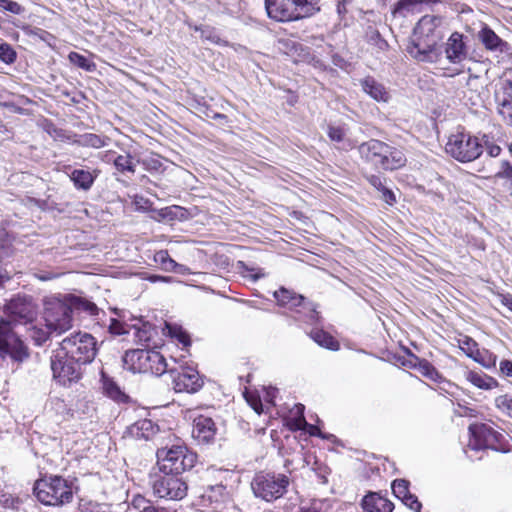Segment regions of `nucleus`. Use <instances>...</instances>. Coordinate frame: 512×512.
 <instances>
[{"mask_svg":"<svg viewBox=\"0 0 512 512\" xmlns=\"http://www.w3.org/2000/svg\"><path fill=\"white\" fill-rule=\"evenodd\" d=\"M8 318L0 319V352H27V346L13 330V324L32 323L38 314L31 296L17 295L4 306Z\"/></svg>","mask_w":512,"mask_h":512,"instance_id":"obj_1","label":"nucleus"},{"mask_svg":"<svg viewBox=\"0 0 512 512\" xmlns=\"http://www.w3.org/2000/svg\"><path fill=\"white\" fill-rule=\"evenodd\" d=\"M74 310L85 311L92 316L99 312L95 303L72 294L65 295L63 298H46L43 303V319L46 328L59 334L69 330L72 327Z\"/></svg>","mask_w":512,"mask_h":512,"instance_id":"obj_2","label":"nucleus"},{"mask_svg":"<svg viewBox=\"0 0 512 512\" xmlns=\"http://www.w3.org/2000/svg\"><path fill=\"white\" fill-rule=\"evenodd\" d=\"M33 493L43 505L63 506L73 500V483L59 475H44L35 481Z\"/></svg>","mask_w":512,"mask_h":512,"instance_id":"obj_3","label":"nucleus"},{"mask_svg":"<svg viewBox=\"0 0 512 512\" xmlns=\"http://www.w3.org/2000/svg\"><path fill=\"white\" fill-rule=\"evenodd\" d=\"M157 465L163 474L181 475L191 470L198 459L196 453L185 444H175L170 447H162L156 452Z\"/></svg>","mask_w":512,"mask_h":512,"instance_id":"obj_4","label":"nucleus"},{"mask_svg":"<svg viewBox=\"0 0 512 512\" xmlns=\"http://www.w3.org/2000/svg\"><path fill=\"white\" fill-rule=\"evenodd\" d=\"M265 9L270 19L292 22L312 16L319 7L315 0H265Z\"/></svg>","mask_w":512,"mask_h":512,"instance_id":"obj_5","label":"nucleus"},{"mask_svg":"<svg viewBox=\"0 0 512 512\" xmlns=\"http://www.w3.org/2000/svg\"><path fill=\"white\" fill-rule=\"evenodd\" d=\"M172 361L169 374L173 378L174 390L176 392L195 393L203 386V380L198 370L193 364L186 360V356L181 354L178 358L168 354Z\"/></svg>","mask_w":512,"mask_h":512,"instance_id":"obj_6","label":"nucleus"},{"mask_svg":"<svg viewBox=\"0 0 512 512\" xmlns=\"http://www.w3.org/2000/svg\"><path fill=\"white\" fill-rule=\"evenodd\" d=\"M288 486L289 478L284 474L259 473L251 483L254 495L267 502L282 497Z\"/></svg>","mask_w":512,"mask_h":512,"instance_id":"obj_7","label":"nucleus"},{"mask_svg":"<svg viewBox=\"0 0 512 512\" xmlns=\"http://www.w3.org/2000/svg\"><path fill=\"white\" fill-rule=\"evenodd\" d=\"M446 152L459 162H471L483 152L478 138L466 134H452L446 143Z\"/></svg>","mask_w":512,"mask_h":512,"instance_id":"obj_8","label":"nucleus"},{"mask_svg":"<svg viewBox=\"0 0 512 512\" xmlns=\"http://www.w3.org/2000/svg\"><path fill=\"white\" fill-rule=\"evenodd\" d=\"M152 492L159 499L180 501L187 496L188 484L180 475L162 473L154 479Z\"/></svg>","mask_w":512,"mask_h":512,"instance_id":"obj_9","label":"nucleus"},{"mask_svg":"<svg viewBox=\"0 0 512 512\" xmlns=\"http://www.w3.org/2000/svg\"><path fill=\"white\" fill-rule=\"evenodd\" d=\"M51 369L54 379L62 386L78 382L82 377L79 361L70 354H55L51 358Z\"/></svg>","mask_w":512,"mask_h":512,"instance_id":"obj_10","label":"nucleus"},{"mask_svg":"<svg viewBox=\"0 0 512 512\" xmlns=\"http://www.w3.org/2000/svg\"><path fill=\"white\" fill-rule=\"evenodd\" d=\"M471 435L469 446L472 449L480 450L490 448L493 450H501V441L503 435L496 431L490 424L475 423L469 426Z\"/></svg>","mask_w":512,"mask_h":512,"instance_id":"obj_11","label":"nucleus"},{"mask_svg":"<svg viewBox=\"0 0 512 512\" xmlns=\"http://www.w3.org/2000/svg\"><path fill=\"white\" fill-rule=\"evenodd\" d=\"M403 370H415L423 376L433 381L440 378L436 369L426 360L420 359L416 354H387L386 358H381Z\"/></svg>","mask_w":512,"mask_h":512,"instance_id":"obj_12","label":"nucleus"},{"mask_svg":"<svg viewBox=\"0 0 512 512\" xmlns=\"http://www.w3.org/2000/svg\"><path fill=\"white\" fill-rule=\"evenodd\" d=\"M435 38H427L423 35H415L407 47L408 53L419 61L434 62L437 59V44Z\"/></svg>","mask_w":512,"mask_h":512,"instance_id":"obj_13","label":"nucleus"},{"mask_svg":"<svg viewBox=\"0 0 512 512\" xmlns=\"http://www.w3.org/2000/svg\"><path fill=\"white\" fill-rule=\"evenodd\" d=\"M387 144L376 139H371L359 145L358 152L360 157L376 167H382Z\"/></svg>","mask_w":512,"mask_h":512,"instance_id":"obj_14","label":"nucleus"},{"mask_svg":"<svg viewBox=\"0 0 512 512\" xmlns=\"http://www.w3.org/2000/svg\"><path fill=\"white\" fill-rule=\"evenodd\" d=\"M217 428L212 418L200 415L194 419L192 436L199 444L211 443Z\"/></svg>","mask_w":512,"mask_h":512,"instance_id":"obj_15","label":"nucleus"},{"mask_svg":"<svg viewBox=\"0 0 512 512\" xmlns=\"http://www.w3.org/2000/svg\"><path fill=\"white\" fill-rule=\"evenodd\" d=\"M140 325L134 324L132 327L135 329V337L138 343L144 345V348H131L125 352H154L153 350L158 346L156 344H150L153 334H156L155 327L147 322L139 320Z\"/></svg>","mask_w":512,"mask_h":512,"instance_id":"obj_16","label":"nucleus"},{"mask_svg":"<svg viewBox=\"0 0 512 512\" xmlns=\"http://www.w3.org/2000/svg\"><path fill=\"white\" fill-rule=\"evenodd\" d=\"M160 431L159 425L151 419H139L127 428V434L138 440H152Z\"/></svg>","mask_w":512,"mask_h":512,"instance_id":"obj_17","label":"nucleus"},{"mask_svg":"<svg viewBox=\"0 0 512 512\" xmlns=\"http://www.w3.org/2000/svg\"><path fill=\"white\" fill-rule=\"evenodd\" d=\"M100 173L101 171L99 169H73L69 177L77 190L88 191L91 189Z\"/></svg>","mask_w":512,"mask_h":512,"instance_id":"obj_18","label":"nucleus"},{"mask_svg":"<svg viewBox=\"0 0 512 512\" xmlns=\"http://www.w3.org/2000/svg\"><path fill=\"white\" fill-rule=\"evenodd\" d=\"M274 298L280 306H283L291 311L303 309L305 304L308 302L304 296L297 294L285 288H280L274 292Z\"/></svg>","mask_w":512,"mask_h":512,"instance_id":"obj_19","label":"nucleus"},{"mask_svg":"<svg viewBox=\"0 0 512 512\" xmlns=\"http://www.w3.org/2000/svg\"><path fill=\"white\" fill-rule=\"evenodd\" d=\"M442 18L434 15H425L417 23L414 28L415 35H423L427 38H435L440 41L441 35L437 28L441 25Z\"/></svg>","mask_w":512,"mask_h":512,"instance_id":"obj_20","label":"nucleus"},{"mask_svg":"<svg viewBox=\"0 0 512 512\" xmlns=\"http://www.w3.org/2000/svg\"><path fill=\"white\" fill-rule=\"evenodd\" d=\"M362 90L377 102L387 103L391 96L387 88L371 76H367L360 81Z\"/></svg>","mask_w":512,"mask_h":512,"instance_id":"obj_21","label":"nucleus"},{"mask_svg":"<svg viewBox=\"0 0 512 512\" xmlns=\"http://www.w3.org/2000/svg\"><path fill=\"white\" fill-rule=\"evenodd\" d=\"M445 52L450 62L460 63L463 61L467 55L463 35L458 32L452 33L448 39Z\"/></svg>","mask_w":512,"mask_h":512,"instance_id":"obj_22","label":"nucleus"},{"mask_svg":"<svg viewBox=\"0 0 512 512\" xmlns=\"http://www.w3.org/2000/svg\"><path fill=\"white\" fill-rule=\"evenodd\" d=\"M101 381L103 394L106 397L118 404H129L132 402L131 397L120 388L113 378L108 377L103 373Z\"/></svg>","mask_w":512,"mask_h":512,"instance_id":"obj_23","label":"nucleus"},{"mask_svg":"<svg viewBox=\"0 0 512 512\" xmlns=\"http://www.w3.org/2000/svg\"><path fill=\"white\" fill-rule=\"evenodd\" d=\"M365 512H392L393 504L378 493H370L363 498Z\"/></svg>","mask_w":512,"mask_h":512,"instance_id":"obj_24","label":"nucleus"},{"mask_svg":"<svg viewBox=\"0 0 512 512\" xmlns=\"http://www.w3.org/2000/svg\"><path fill=\"white\" fill-rule=\"evenodd\" d=\"M406 161V156L400 148L387 144L381 168L384 170H396L403 167Z\"/></svg>","mask_w":512,"mask_h":512,"instance_id":"obj_25","label":"nucleus"},{"mask_svg":"<svg viewBox=\"0 0 512 512\" xmlns=\"http://www.w3.org/2000/svg\"><path fill=\"white\" fill-rule=\"evenodd\" d=\"M111 141L110 137L106 135H98L94 133H84L75 135L73 139V144L80 147H89L94 149H99L105 147Z\"/></svg>","mask_w":512,"mask_h":512,"instance_id":"obj_26","label":"nucleus"},{"mask_svg":"<svg viewBox=\"0 0 512 512\" xmlns=\"http://www.w3.org/2000/svg\"><path fill=\"white\" fill-rule=\"evenodd\" d=\"M150 354H123V367L133 373H147Z\"/></svg>","mask_w":512,"mask_h":512,"instance_id":"obj_27","label":"nucleus"},{"mask_svg":"<svg viewBox=\"0 0 512 512\" xmlns=\"http://www.w3.org/2000/svg\"><path fill=\"white\" fill-rule=\"evenodd\" d=\"M147 373L155 376H161L164 373H169L172 361L170 356L167 358L164 354H150L148 356Z\"/></svg>","mask_w":512,"mask_h":512,"instance_id":"obj_28","label":"nucleus"},{"mask_svg":"<svg viewBox=\"0 0 512 512\" xmlns=\"http://www.w3.org/2000/svg\"><path fill=\"white\" fill-rule=\"evenodd\" d=\"M480 38L486 49L504 52L508 44L503 41L492 29L484 27L480 32Z\"/></svg>","mask_w":512,"mask_h":512,"instance_id":"obj_29","label":"nucleus"},{"mask_svg":"<svg viewBox=\"0 0 512 512\" xmlns=\"http://www.w3.org/2000/svg\"><path fill=\"white\" fill-rule=\"evenodd\" d=\"M203 502L211 506L215 512H221L224 502V486H210L202 496Z\"/></svg>","mask_w":512,"mask_h":512,"instance_id":"obj_30","label":"nucleus"},{"mask_svg":"<svg viewBox=\"0 0 512 512\" xmlns=\"http://www.w3.org/2000/svg\"><path fill=\"white\" fill-rule=\"evenodd\" d=\"M465 378L471 384L483 390H491L498 386V382L494 378L484 374L481 371H466Z\"/></svg>","mask_w":512,"mask_h":512,"instance_id":"obj_31","label":"nucleus"},{"mask_svg":"<svg viewBox=\"0 0 512 512\" xmlns=\"http://www.w3.org/2000/svg\"><path fill=\"white\" fill-rule=\"evenodd\" d=\"M327 134L338 149L350 150L354 146L352 141L346 137V130L341 126H329Z\"/></svg>","mask_w":512,"mask_h":512,"instance_id":"obj_32","label":"nucleus"},{"mask_svg":"<svg viewBox=\"0 0 512 512\" xmlns=\"http://www.w3.org/2000/svg\"><path fill=\"white\" fill-rule=\"evenodd\" d=\"M310 337L322 348L331 351H337L340 348L339 342L331 334L322 329L312 330L310 332Z\"/></svg>","mask_w":512,"mask_h":512,"instance_id":"obj_33","label":"nucleus"},{"mask_svg":"<svg viewBox=\"0 0 512 512\" xmlns=\"http://www.w3.org/2000/svg\"><path fill=\"white\" fill-rule=\"evenodd\" d=\"M166 334L175 339L178 343L182 344V348H188L191 345L190 335L186 330L183 329L182 326L178 324H172L169 322H165Z\"/></svg>","mask_w":512,"mask_h":512,"instance_id":"obj_34","label":"nucleus"},{"mask_svg":"<svg viewBox=\"0 0 512 512\" xmlns=\"http://www.w3.org/2000/svg\"><path fill=\"white\" fill-rule=\"evenodd\" d=\"M154 260L158 263L164 271L167 272H181L183 265L178 264L173 260L167 250L157 251L154 255Z\"/></svg>","mask_w":512,"mask_h":512,"instance_id":"obj_35","label":"nucleus"},{"mask_svg":"<svg viewBox=\"0 0 512 512\" xmlns=\"http://www.w3.org/2000/svg\"><path fill=\"white\" fill-rule=\"evenodd\" d=\"M297 314H299V320L310 325L317 324L320 320V314L317 311V306L311 301L307 302L303 309L301 308L297 310Z\"/></svg>","mask_w":512,"mask_h":512,"instance_id":"obj_36","label":"nucleus"},{"mask_svg":"<svg viewBox=\"0 0 512 512\" xmlns=\"http://www.w3.org/2000/svg\"><path fill=\"white\" fill-rule=\"evenodd\" d=\"M367 43L372 47L375 53H381L387 50L388 43L385 39H383L380 33L373 29L369 28L366 32Z\"/></svg>","mask_w":512,"mask_h":512,"instance_id":"obj_37","label":"nucleus"},{"mask_svg":"<svg viewBox=\"0 0 512 512\" xmlns=\"http://www.w3.org/2000/svg\"><path fill=\"white\" fill-rule=\"evenodd\" d=\"M113 164L116 170L120 173H135L136 165L133 162V157L128 153L126 155H117L113 158Z\"/></svg>","mask_w":512,"mask_h":512,"instance_id":"obj_38","label":"nucleus"},{"mask_svg":"<svg viewBox=\"0 0 512 512\" xmlns=\"http://www.w3.org/2000/svg\"><path fill=\"white\" fill-rule=\"evenodd\" d=\"M68 59L73 65L87 72H92L96 69V64L80 53L70 52Z\"/></svg>","mask_w":512,"mask_h":512,"instance_id":"obj_39","label":"nucleus"},{"mask_svg":"<svg viewBox=\"0 0 512 512\" xmlns=\"http://www.w3.org/2000/svg\"><path fill=\"white\" fill-rule=\"evenodd\" d=\"M131 506L138 512H153L158 506L141 494H136L131 500Z\"/></svg>","mask_w":512,"mask_h":512,"instance_id":"obj_40","label":"nucleus"},{"mask_svg":"<svg viewBox=\"0 0 512 512\" xmlns=\"http://www.w3.org/2000/svg\"><path fill=\"white\" fill-rule=\"evenodd\" d=\"M305 406L301 403L295 404L291 409V415L293 416L294 426L296 429L304 430L308 422L304 416Z\"/></svg>","mask_w":512,"mask_h":512,"instance_id":"obj_41","label":"nucleus"},{"mask_svg":"<svg viewBox=\"0 0 512 512\" xmlns=\"http://www.w3.org/2000/svg\"><path fill=\"white\" fill-rule=\"evenodd\" d=\"M243 396L249 406L257 413L261 414L263 411V404L261 401V397L259 396L257 391H251L247 388L243 392Z\"/></svg>","mask_w":512,"mask_h":512,"instance_id":"obj_42","label":"nucleus"},{"mask_svg":"<svg viewBox=\"0 0 512 512\" xmlns=\"http://www.w3.org/2000/svg\"><path fill=\"white\" fill-rule=\"evenodd\" d=\"M392 490L394 495L402 501L410 494L409 482L405 479H396L393 481Z\"/></svg>","mask_w":512,"mask_h":512,"instance_id":"obj_43","label":"nucleus"},{"mask_svg":"<svg viewBox=\"0 0 512 512\" xmlns=\"http://www.w3.org/2000/svg\"><path fill=\"white\" fill-rule=\"evenodd\" d=\"M16 58L17 53L10 44L6 42L0 44V60L2 62L12 64L16 61Z\"/></svg>","mask_w":512,"mask_h":512,"instance_id":"obj_44","label":"nucleus"},{"mask_svg":"<svg viewBox=\"0 0 512 512\" xmlns=\"http://www.w3.org/2000/svg\"><path fill=\"white\" fill-rule=\"evenodd\" d=\"M179 214L183 215V208L179 206L165 207L158 211L159 218L168 221L178 219Z\"/></svg>","mask_w":512,"mask_h":512,"instance_id":"obj_45","label":"nucleus"},{"mask_svg":"<svg viewBox=\"0 0 512 512\" xmlns=\"http://www.w3.org/2000/svg\"><path fill=\"white\" fill-rule=\"evenodd\" d=\"M141 164L143 165L144 169L148 172H159L162 170L163 167L162 161L158 156L155 155L144 158L141 161Z\"/></svg>","mask_w":512,"mask_h":512,"instance_id":"obj_46","label":"nucleus"},{"mask_svg":"<svg viewBox=\"0 0 512 512\" xmlns=\"http://www.w3.org/2000/svg\"><path fill=\"white\" fill-rule=\"evenodd\" d=\"M495 404L504 414L512 418V398L508 395H501L495 399Z\"/></svg>","mask_w":512,"mask_h":512,"instance_id":"obj_47","label":"nucleus"},{"mask_svg":"<svg viewBox=\"0 0 512 512\" xmlns=\"http://www.w3.org/2000/svg\"><path fill=\"white\" fill-rule=\"evenodd\" d=\"M51 332L52 331L48 330L47 328L46 330H43L41 328L32 327L30 329V337L37 346H40L48 339Z\"/></svg>","mask_w":512,"mask_h":512,"instance_id":"obj_48","label":"nucleus"},{"mask_svg":"<svg viewBox=\"0 0 512 512\" xmlns=\"http://www.w3.org/2000/svg\"><path fill=\"white\" fill-rule=\"evenodd\" d=\"M498 112L503 117L504 121L512 127V102L508 99H504L499 104Z\"/></svg>","mask_w":512,"mask_h":512,"instance_id":"obj_49","label":"nucleus"},{"mask_svg":"<svg viewBox=\"0 0 512 512\" xmlns=\"http://www.w3.org/2000/svg\"><path fill=\"white\" fill-rule=\"evenodd\" d=\"M0 9L15 15H20L25 11L23 6L12 0H0Z\"/></svg>","mask_w":512,"mask_h":512,"instance_id":"obj_50","label":"nucleus"},{"mask_svg":"<svg viewBox=\"0 0 512 512\" xmlns=\"http://www.w3.org/2000/svg\"><path fill=\"white\" fill-rule=\"evenodd\" d=\"M496 177L499 179L508 180L512 183V164L508 160H502L500 162Z\"/></svg>","mask_w":512,"mask_h":512,"instance_id":"obj_51","label":"nucleus"},{"mask_svg":"<svg viewBox=\"0 0 512 512\" xmlns=\"http://www.w3.org/2000/svg\"><path fill=\"white\" fill-rule=\"evenodd\" d=\"M469 357H472L474 361L482 364L486 368H490L495 366V358H492V354H466Z\"/></svg>","mask_w":512,"mask_h":512,"instance_id":"obj_52","label":"nucleus"},{"mask_svg":"<svg viewBox=\"0 0 512 512\" xmlns=\"http://www.w3.org/2000/svg\"><path fill=\"white\" fill-rule=\"evenodd\" d=\"M419 4H422L421 0H399L395 5L394 13L410 11Z\"/></svg>","mask_w":512,"mask_h":512,"instance_id":"obj_53","label":"nucleus"},{"mask_svg":"<svg viewBox=\"0 0 512 512\" xmlns=\"http://www.w3.org/2000/svg\"><path fill=\"white\" fill-rule=\"evenodd\" d=\"M108 329L109 332L113 335H123L128 333L126 326L115 318L110 319Z\"/></svg>","mask_w":512,"mask_h":512,"instance_id":"obj_54","label":"nucleus"},{"mask_svg":"<svg viewBox=\"0 0 512 512\" xmlns=\"http://www.w3.org/2000/svg\"><path fill=\"white\" fill-rule=\"evenodd\" d=\"M402 502L414 512H420L421 510L422 504L419 502L418 498L411 493L403 499Z\"/></svg>","mask_w":512,"mask_h":512,"instance_id":"obj_55","label":"nucleus"},{"mask_svg":"<svg viewBox=\"0 0 512 512\" xmlns=\"http://www.w3.org/2000/svg\"><path fill=\"white\" fill-rule=\"evenodd\" d=\"M366 179L369 184L376 188L379 192L385 188L384 181L379 175H369L366 177Z\"/></svg>","mask_w":512,"mask_h":512,"instance_id":"obj_56","label":"nucleus"},{"mask_svg":"<svg viewBox=\"0 0 512 512\" xmlns=\"http://www.w3.org/2000/svg\"><path fill=\"white\" fill-rule=\"evenodd\" d=\"M382 193V199L389 205H393L395 202H396V197H395V194L393 193L392 190H390L389 188H387L385 186V188L381 191Z\"/></svg>","mask_w":512,"mask_h":512,"instance_id":"obj_57","label":"nucleus"},{"mask_svg":"<svg viewBox=\"0 0 512 512\" xmlns=\"http://www.w3.org/2000/svg\"><path fill=\"white\" fill-rule=\"evenodd\" d=\"M263 390L265 392V396H264L265 401L267 403L273 404L274 403V398H275L276 393L278 391L277 388L269 386V387H264Z\"/></svg>","mask_w":512,"mask_h":512,"instance_id":"obj_58","label":"nucleus"},{"mask_svg":"<svg viewBox=\"0 0 512 512\" xmlns=\"http://www.w3.org/2000/svg\"><path fill=\"white\" fill-rule=\"evenodd\" d=\"M21 29L24 31L25 34L27 35H36V36H40V34H46L47 32L42 30V29H39V28H36V27H32L30 25H23L21 27Z\"/></svg>","mask_w":512,"mask_h":512,"instance_id":"obj_59","label":"nucleus"},{"mask_svg":"<svg viewBox=\"0 0 512 512\" xmlns=\"http://www.w3.org/2000/svg\"><path fill=\"white\" fill-rule=\"evenodd\" d=\"M500 371L502 374L512 377V362L508 360L501 361Z\"/></svg>","mask_w":512,"mask_h":512,"instance_id":"obj_60","label":"nucleus"},{"mask_svg":"<svg viewBox=\"0 0 512 512\" xmlns=\"http://www.w3.org/2000/svg\"><path fill=\"white\" fill-rule=\"evenodd\" d=\"M146 279H147L148 281H150L151 283H155V282H158V281L166 282V283H170V282H172V280H173V278H172V277H169V276H161V275H156V274H151V275H149Z\"/></svg>","mask_w":512,"mask_h":512,"instance_id":"obj_61","label":"nucleus"},{"mask_svg":"<svg viewBox=\"0 0 512 512\" xmlns=\"http://www.w3.org/2000/svg\"><path fill=\"white\" fill-rule=\"evenodd\" d=\"M487 153L491 157H497L501 153V147L496 144H489L487 145Z\"/></svg>","mask_w":512,"mask_h":512,"instance_id":"obj_62","label":"nucleus"},{"mask_svg":"<svg viewBox=\"0 0 512 512\" xmlns=\"http://www.w3.org/2000/svg\"><path fill=\"white\" fill-rule=\"evenodd\" d=\"M304 429L308 430L309 434L312 435V436H321V437H323L321 435L320 429L317 426H315V425H312V424L308 423V425H306V427Z\"/></svg>","mask_w":512,"mask_h":512,"instance_id":"obj_63","label":"nucleus"},{"mask_svg":"<svg viewBox=\"0 0 512 512\" xmlns=\"http://www.w3.org/2000/svg\"><path fill=\"white\" fill-rule=\"evenodd\" d=\"M501 303L506 306L509 310L512 311V296L507 294V295H502L501 297Z\"/></svg>","mask_w":512,"mask_h":512,"instance_id":"obj_64","label":"nucleus"}]
</instances>
